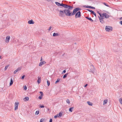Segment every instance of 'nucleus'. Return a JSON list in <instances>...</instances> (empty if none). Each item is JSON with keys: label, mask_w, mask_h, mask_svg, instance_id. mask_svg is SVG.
Returning a JSON list of instances; mask_svg holds the SVG:
<instances>
[{"label": "nucleus", "mask_w": 122, "mask_h": 122, "mask_svg": "<svg viewBox=\"0 0 122 122\" xmlns=\"http://www.w3.org/2000/svg\"><path fill=\"white\" fill-rule=\"evenodd\" d=\"M64 14V10L63 11L60 10L59 11V15L61 17H64L65 16Z\"/></svg>", "instance_id": "nucleus-4"}, {"label": "nucleus", "mask_w": 122, "mask_h": 122, "mask_svg": "<svg viewBox=\"0 0 122 122\" xmlns=\"http://www.w3.org/2000/svg\"><path fill=\"white\" fill-rule=\"evenodd\" d=\"M68 9H65L64 10V12L66 16H68L69 15H70L71 14L70 13L71 12V11H70L71 10H72L73 8V6H70L68 5Z\"/></svg>", "instance_id": "nucleus-1"}, {"label": "nucleus", "mask_w": 122, "mask_h": 122, "mask_svg": "<svg viewBox=\"0 0 122 122\" xmlns=\"http://www.w3.org/2000/svg\"><path fill=\"white\" fill-rule=\"evenodd\" d=\"M25 75H23L22 76L21 78V79H22L23 80L24 79V78L25 77Z\"/></svg>", "instance_id": "nucleus-41"}, {"label": "nucleus", "mask_w": 122, "mask_h": 122, "mask_svg": "<svg viewBox=\"0 0 122 122\" xmlns=\"http://www.w3.org/2000/svg\"><path fill=\"white\" fill-rule=\"evenodd\" d=\"M60 35V34L59 33H53V36L54 37L56 36Z\"/></svg>", "instance_id": "nucleus-18"}, {"label": "nucleus", "mask_w": 122, "mask_h": 122, "mask_svg": "<svg viewBox=\"0 0 122 122\" xmlns=\"http://www.w3.org/2000/svg\"><path fill=\"white\" fill-rule=\"evenodd\" d=\"M48 1H51V0H47Z\"/></svg>", "instance_id": "nucleus-50"}, {"label": "nucleus", "mask_w": 122, "mask_h": 122, "mask_svg": "<svg viewBox=\"0 0 122 122\" xmlns=\"http://www.w3.org/2000/svg\"><path fill=\"white\" fill-rule=\"evenodd\" d=\"M66 72V71L65 70H64L62 71V74L63 73H65Z\"/></svg>", "instance_id": "nucleus-42"}, {"label": "nucleus", "mask_w": 122, "mask_h": 122, "mask_svg": "<svg viewBox=\"0 0 122 122\" xmlns=\"http://www.w3.org/2000/svg\"><path fill=\"white\" fill-rule=\"evenodd\" d=\"M112 27L110 26H106L105 29L106 31L108 32L111 31L112 30Z\"/></svg>", "instance_id": "nucleus-3"}, {"label": "nucleus", "mask_w": 122, "mask_h": 122, "mask_svg": "<svg viewBox=\"0 0 122 122\" xmlns=\"http://www.w3.org/2000/svg\"><path fill=\"white\" fill-rule=\"evenodd\" d=\"M81 16V12L80 11H78L75 14V18H79Z\"/></svg>", "instance_id": "nucleus-5"}, {"label": "nucleus", "mask_w": 122, "mask_h": 122, "mask_svg": "<svg viewBox=\"0 0 122 122\" xmlns=\"http://www.w3.org/2000/svg\"><path fill=\"white\" fill-rule=\"evenodd\" d=\"M100 22L102 23L103 24L105 23V21L103 20H99Z\"/></svg>", "instance_id": "nucleus-30"}, {"label": "nucleus", "mask_w": 122, "mask_h": 122, "mask_svg": "<svg viewBox=\"0 0 122 122\" xmlns=\"http://www.w3.org/2000/svg\"><path fill=\"white\" fill-rule=\"evenodd\" d=\"M60 79H59V78H58L57 79V80H56V82H55V84H56L57 83H58V82H59L60 81Z\"/></svg>", "instance_id": "nucleus-31"}, {"label": "nucleus", "mask_w": 122, "mask_h": 122, "mask_svg": "<svg viewBox=\"0 0 122 122\" xmlns=\"http://www.w3.org/2000/svg\"><path fill=\"white\" fill-rule=\"evenodd\" d=\"M45 106L43 105H42L40 106V107L41 108H43Z\"/></svg>", "instance_id": "nucleus-40"}, {"label": "nucleus", "mask_w": 122, "mask_h": 122, "mask_svg": "<svg viewBox=\"0 0 122 122\" xmlns=\"http://www.w3.org/2000/svg\"><path fill=\"white\" fill-rule=\"evenodd\" d=\"M10 39V37L9 36H8L6 37L5 42L6 43H8Z\"/></svg>", "instance_id": "nucleus-10"}, {"label": "nucleus", "mask_w": 122, "mask_h": 122, "mask_svg": "<svg viewBox=\"0 0 122 122\" xmlns=\"http://www.w3.org/2000/svg\"><path fill=\"white\" fill-rule=\"evenodd\" d=\"M40 93L41 94V95L38 97V98L41 100L42 99V97L43 96V92L41 91L40 92Z\"/></svg>", "instance_id": "nucleus-12"}, {"label": "nucleus", "mask_w": 122, "mask_h": 122, "mask_svg": "<svg viewBox=\"0 0 122 122\" xmlns=\"http://www.w3.org/2000/svg\"><path fill=\"white\" fill-rule=\"evenodd\" d=\"M55 3L56 5L58 6H62V7L63 5V4L62 3L60 4L59 3L57 2H56Z\"/></svg>", "instance_id": "nucleus-13"}, {"label": "nucleus", "mask_w": 122, "mask_h": 122, "mask_svg": "<svg viewBox=\"0 0 122 122\" xmlns=\"http://www.w3.org/2000/svg\"><path fill=\"white\" fill-rule=\"evenodd\" d=\"M34 23V21L32 20H30L28 21V23L29 24H33Z\"/></svg>", "instance_id": "nucleus-16"}, {"label": "nucleus", "mask_w": 122, "mask_h": 122, "mask_svg": "<svg viewBox=\"0 0 122 122\" xmlns=\"http://www.w3.org/2000/svg\"><path fill=\"white\" fill-rule=\"evenodd\" d=\"M46 62L44 61L41 62L39 63V66H41L45 64H46Z\"/></svg>", "instance_id": "nucleus-14"}, {"label": "nucleus", "mask_w": 122, "mask_h": 122, "mask_svg": "<svg viewBox=\"0 0 122 122\" xmlns=\"http://www.w3.org/2000/svg\"><path fill=\"white\" fill-rule=\"evenodd\" d=\"M97 13H98L99 15V14H101V13H100L99 12V11H97Z\"/></svg>", "instance_id": "nucleus-48"}, {"label": "nucleus", "mask_w": 122, "mask_h": 122, "mask_svg": "<svg viewBox=\"0 0 122 122\" xmlns=\"http://www.w3.org/2000/svg\"><path fill=\"white\" fill-rule=\"evenodd\" d=\"M23 87L24 88V89L25 90H26L27 89V87L26 86H24Z\"/></svg>", "instance_id": "nucleus-38"}, {"label": "nucleus", "mask_w": 122, "mask_h": 122, "mask_svg": "<svg viewBox=\"0 0 122 122\" xmlns=\"http://www.w3.org/2000/svg\"><path fill=\"white\" fill-rule=\"evenodd\" d=\"M63 7L68 9V5H66V4H63V6H62Z\"/></svg>", "instance_id": "nucleus-19"}, {"label": "nucleus", "mask_w": 122, "mask_h": 122, "mask_svg": "<svg viewBox=\"0 0 122 122\" xmlns=\"http://www.w3.org/2000/svg\"><path fill=\"white\" fill-rule=\"evenodd\" d=\"M21 68L20 67H19L17 69L15 70L14 71V74H15L16 72L21 70Z\"/></svg>", "instance_id": "nucleus-15"}, {"label": "nucleus", "mask_w": 122, "mask_h": 122, "mask_svg": "<svg viewBox=\"0 0 122 122\" xmlns=\"http://www.w3.org/2000/svg\"><path fill=\"white\" fill-rule=\"evenodd\" d=\"M51 26H50V27L49 28V29H48V30H51Z\"/></svg>", "instance_id": "nucleus-45"}, {"label": "nucleus", "mask_w": 122, "mask_h": 122, "mask_svg": "<svg viewBox=\"0 0 122 122\" xmlns=\"http://www.w3.org/2000/svg\"><path fill=\"white\" fill-rule=\"evenodd\" d=\"M52 119L51 118L50 119L49 122H52Z\"/></svg>", "instance_id": "nucleus-43"}, {"label": "nucleus", "mask_w": 122, "mask_h": 122, "mask_svg": "<svg viewBox=\"0 0 122 122\" xmlns=\"http://www.w3.org/2000/svg\"><path fill=\"white\" fill-rule=\"evenodd\" d=\"M39 111H36V112L35 113V114L36 115H37L39 114Z\"/></svg>", "instance_id": "nucleus-33"}, {"label": "nucleus", "mask_w": 122, "mask_h": 122, "mask_svg": "<svg viewBox=\"0 0 122 122\" xmlns=\"http://www.w3.org/2000/svg\"><path fill=\"white\" fill-rule=\"evenodd\" d=\"M23 100L25 101H28L29 100V98L28 97H26L24 98Z\"/></svg>", "instance_id": "nucleus-20"}, {"label": "nucleus", "mask_w": 122, "mask_h": 122, "mask_svg": "<svg viewBox=\"0 0 122 122\" xmlns=\"http://www.w3.org/2000/svg\"><path fill=\"white\" fill-rule=\"evenodd\" d=\"M73 109L74 107H70L69 109V111L70 112H72Z\"/></svg>", "instance_id": "nucleus-25"}, {"label": "nucleus", "mask_w": 122, "mask_h": 122, "mask_svg": "<svg viewBox=\"0 0 122 122\" xmlns=\"http://www.w3.org/2000/svg\"><path fill=\"white\" fill-rule=\"evenodd\" d=\"M9 65H8L5 66V69H4L5 70V71L7 69V68H8L9 67Z\"/></svg>", "instance_id": "nucleus-28"}, {"label": "nucleus", "mask_w": 122, "mask_h": 122, "mask_svg": "<svg viewBox=\"0 0 122 122\" xmlns=\"http://www.w3.org/2000/svg\"><path fill=\"white\" fill-rule=\"evenodd\" d=\"M122 98H120L119 99V102H120V103L121 104H122Z\"/></svg>", "instance_id": "nucleus-35"}, {"label": "nucleus", "mask_w": 122, "mask_h": 122, "mask_svg": "<svg viewBox=\"0 0 122 122\" xmlns=\"http://www.w3.org/2000/svg\"><path fill=\"white\" fill-rule=\"evenodd\" d=\"M13 83V81L12 78H11L10 81V85L11 86L12 85Z\"/></svg>", "instance_id": "nucleus-22"}, {"label": "nucleus", "mask_w": 122, "mask_h": 122, "mask_svg": "<svg viewBox=\"0 0 122 122\" xmlns=\"http://www.w3.org/2000/svg\"><path fill=\"white\" fill-rule=\"evenodd\" d=\"M1 56H0V59H1Z\"/></svg>", "instance_id": "nucleus-51"}, {"label": "nucleus", "mask_w": 122, "mask_h": 122, "mask_svg": "<svg viewBox=\"0 0 122 122\" xmlns=\"http://www.w3.org/2000/svg\"><path fill=\"white\" fill-rule=\"evenodd\" d=\"M91 9H95V8L94 7L91 6Z\"/></svg>", "instance_id": "nucleus-44"}, {"label": "nucleus", "mask_w": 122, "mask_h": 122, "mask_svg": "<svg viewBox=\"0 0 122 122\" xmlns=\"http://www.w3.org/2000/svg\"><path fill=\"white\" fill-rule=\"evenodd\" d=\"M74 44H76V43H75Z\"/></svg>", "instance_id": "nucleus-52"}, {"label": "nucleus", "mask_w": 122, "mask_h": 122, "mask_svg": "<svg viewBox=\"0 0 122 122\" xmlns=\"http://www.w3.org/2000/svg\"><path fill=\"white\" fill-rule=\"evenodd\" d=\"M119 20H122V17L120 18L119 19Z\"/></svg>", "instance_id": "nucleus-47"}, {"label": "nucleus", "mask_w": 122, "mask_h": 122, "mask_svg": "<svg viewBox=\"0 0 122 122\" xmlns=\"http://www.w3.org/2000/svg\"><path fill=\"white\" fill-rule=\"evenodd\" d=\"M58 116L59 117H61L62 115V112H60L58 114Z\"/></svg>", "instance_id": "nucleus-21"}, {"label": "nucleus", "mask_w": 122, "mask_h": 122, "mask_svg": "<svg viewBox=\"0 0 122 122\" xmlns=\"http://www.w3.org/2000/svg\"><path fill=\"white\" fill-rule=\"evenodd\" d=\"M81 10V9L79 7H77L75 8L73 10V12L72 13V12L71 11L70 13L71 14L70 15H68V16H70L71 15H75L76 14V12L80 10Z\"/></svg>", "instance_id": "nucleus-2"}, {"label": "nucleus", "mask_w": 122, "mask_h": 122, "mask_svg": "<svg viewBox=\"0 0 122 122\" xmlns=\"http://www.w3.org/2000/svg\"><path fill=\"white\" fill-rule=\"evenodd\" d=\"M107 100L105 99L104 101L103 104H105L107 103Z\"/></svg>", "instance_id": "nucleus-26"}, {"label": "nucleus", "mask_w": 122, "mask_h": 122, "mask_svg": "<svg viewBox=\"0 0 122 122\" xmlns=\"http://www.w3.org/2000/svg\"><path fill=\"white\" fill-rule=\"evenodd\" d=\"M90 69V70L89 71L94 73L95 69L94 68L93 65H92V66H91Z\"/></svg>", "instance_id": "nucleus-6"}, {"label": "nucleus", "mask_w": 122, "mask_h": 122, "mask_svg": "<svg viewBox=\"0 0 122 122\" xmlns=\"http://www.w3.org/2000/svg\"><path fill=\"white\" fill-rule=\"evenodd\" d=\"M40 61H41V62H42V57L41 58V59Z\"/></svg>", "instance_id": "nucleus-49"}, {"label": "nucleus", "mask_w": 122, "mask_h": 122, "mask_svg": "<svg viewBox=\"0 0 122 122\" xmlns=\"http://www.w3.org/2000/svg\"><path fill=\"white\" fill-rule=\"evenodd\" d=\"M88 85V84H86L84 86V87H86V86H87Z\"/></svg>", "instance_id": "nucleus-46"}, {"label": "nucleus", "mask_w": 122, "mask_h": 122, "mask_svg": "<svg viewBox=\"0 0 122 122\" xmlns=\"http://www.w3.org/2000/svg\"><path fill=\"white\" fill-rule=\"evenodd\" d=\"M45 120V119L43 118H41V119L40 122H42L44 121Z\"/></svg>", "instance_id": "nucleus-39"}, {"label": "nucleus", "mask_w": 122, "mask_h": 122, "mask_svg": "<svg viewBox=\"0 0 122 122\" xmlns=\"http://www.w3.org/2000/svg\"><path fill=\"white\" fill-rule=\"evenodd\" d=\"M37 82L38 84L40 83L41 82V79L40 77L38 78V79L37 80Z\"/></svg>", "instance_id": "nucleus-23"}, {"label": "nucleus", "mask_w": 122, "mask_h": 122, "mask_svg": "<svg viewBox=\"0 0 122 122\" xmlns=\"http://www.w3.org/2000/svg\"><path fill=\"white\" fill-rule=\"evenodd\" d=\"M68 74V73H66V74H65L63 76V78L64 79V78H66L67 77Z\"/></svg>", "instance_id": "nucleus-27"}, {"label": "nucleus", "mask_w": 122, "mask_h": 122, "mask_svg": "<svg viewBox=\"0 0 122 122\" xmlns=\"http://www.w3.org/2000/svg\"><path fill=\"white\" fill-rule=\"evenodd\" d=\"M87 103L90 106H92V103L90 102H87Z\"/></svg>", "instance_id": "nucleus-24"}, {"label": "nucleus", "mask_w": 122, "mask_h": 122, "mask_svg": "<svg viewBox=\"0 0 122 122\" xmlns=\"http://www.w3.org/2000/svg\"><path fill=\"white\" fill-rule=\"evenodd\" d=\"M99 15H100V17L98 16V17L99 18V20H103L104 19V16L102 15V14H99Z\"/></svg>", "instance_id": "nucleus-11"}, {"label": "nucleus", "mask_w": 122, "mask_h": 122, "mask_svg": "<svg viewBox=\"0 0 122 122\" xmlns=\"http://www.w3.org/2000/svg\"><path fill=\"white\" fill-rule=\"evenodd\" d=\"M19 105V102H15V110H16L18 109V106Z\"/></svg>", "instance_id": "nucleus-9"}, {"label": "nucleus", "mask_w": 122, "mask_h": 122, "mask_svg": "<svg viewBox=\"0 0 122 122\" xmlns=\"http://www.w3.org/2000/svg\"><path fill=\"white\" fill-rule=\"evenodd\" d=\"M91 6H86V5H84V7H85L88 8H91Z\"/></svg>", "instance_id": "nucleus-32"}, {"label": "nucleus", "mask_w": 122, "mask_h": 122, "mask_svg": "<svg viewBox=\"0 0 122 122\" xmlns=\"http://www.w3.org/2000/svg\"><path fill=\"white\" fill-rule=\"evenodd\" d=\"M86 10L91 12L92 14L94 15L95 17L96 16V13L93 11L89 9H87Z\"/></svg>", "instance_id": "nucleus-8"}, {"label": "nucleus", "mask_w": 122, "mask_h": 122, "mask_svg": "<svg viewBox=\"0 0 122 122\" xmlns=\"http://www.w3.org/2000/svg\"><path fill=\"white\" fill-rule=\"evenodd\" d=\"M103 4L104 5H106V6H107V7H109V5H107V4H106L105 3V2H104L103 3Z\"/></svg>", "instance_id": "nucleus-37"}, {"label": "nucleus", "mask_w": 122, "mask_h": 122, "mask_svg": "<svg viewBox=\"0 0 122 122\" xmlns=\"http://www.w3.org/2000/svg\"><path fill=\"white\" fill-rule=\"evenodd\" d=\"M47 85L48 86H49L50 85V81H49L47 79Z\"/></svg>", "instance_id": "nucleus-29"}, {"label": "nucleus", "mask_w": 122, "mask_h": 122, "mask_svg": "<svg viewBox=\"0 0 122 122\" xmlns=\"http://www.w3.org/2000/svg\"><path fill=\"white\" fill-rule=\"evenodd\" d=\"M66 102L67 103H68L69 104L70 103V102L69 100V99H67L66 100Z\"/></svg>", "instance_id": "nucleus-34"}, {"label": "nucleus", "mask_w": 122, "mask_h": 122, "mask_svg": "<svg viewBox=\"0 0 122 122\" xmlns=\"http://www.w3.org/2000/svg\"><path fill=\"white\" fill-rule=\"evenodd\" d=\"M85 18L88 20H90L91 22H92L93 21V20L90 17H89L88 16H86L85 17Z\"/></svg>", "instance_id": "nucleus-17"}, {"label": "nucleus", "mask_w": 122, "mask_h": 122, "mask_svg": "<svg viewBox=\"0 0 122 122\" xmlns=\"http://www.w3.org/2000/svg\"><path fill=\"white\" fill-rule=\"evenodd\" d=\"M57 117H59L58 116V114H56V115L55 116H54V118H56Z\"/></svg>", "instance_id": "nucleus-36"}, {"label": "nucleus", "mask_w": 122, "mask_h": 122, "mask_svg": "<svg viewBox=\"0 0 122 122\" xmlns=\"http://www.w3.org/2000/svg\"><path fill=\"white\" fill-rule=\"evenodd\" d=\"M102 15L104 16V18H108L110 17L109 15L106 13H102Z\"/></svg>", "instance_id": "nucleus-7"}]
</instances>
